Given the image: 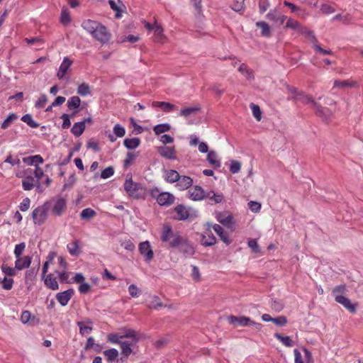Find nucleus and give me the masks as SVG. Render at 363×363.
I'll list each match as a JSON object with an SVG mask.
<instances>
[{
	"mask_svg": "<svg viewBox=\"0 0 363 363\" xmlns=\"http://www.w3.org/2000/svg\"><path fill=\"white\" fill-rule=\"evenodd\" d=\"M82 27L88 32L94 39L103 45L108 43L111 39L112 35L107 28L98 21L91 19L84 20L82 23Z\"/></svg>",
	"mask_w": 363,
	"mask_h": 363,
	"instance_id": "1",
	"label": "nucleus"
},
{
	"mask_svg": "<svg viewBox=\"0 0 363 363\" xmlns=\"http://www.w3.org/2000/svg\"><path fill=\"white\" fill-rule=\"evenodd\" d=\"M124 189L127 194L135 199H143L145 194V189L140 183L133 181L131 174H128L125 177V181L123 184Z\"/></svg>",
	"mask_w": 363,
	"mask_h": 363,
	"instance_id": "2",
	"label": "nucleus"
},
{
	"mask_svg": "<svg viewBox=\"0 0 363 363\" xmlns=\"http://www.w3.org/2000/svg\"><path fill=\"white\" fill-rule=\"evenodd\" d=\"M33 169H26L23 171V174L18 173L16 174L17 177H23L22 180V187L25 191H30L34 187L36 188V190L39 193H42L44 191L45 188L40 184V182L36 181L34 177H33Z\"/></svg>",
	"mask_w": 363,
	"mask_h": 363,
	"instance_id": "3",
	"label": "nucleus"
},
{
	"mask_svg": "<svg viewBox=\"0 0 363 363\" xmlns=\"http://www.w3.org/2000/svg\"><path fill=\"white\" fill-rule=\"evenodd\" d=\"M184 238L179 232L173 231L172 227L169 225H164L161 233L160 239L163 242H167L169 246L172 248L179 247L182 240Z\"/></svg>",
	"mask_w": 363,
	"mask_h": 363,
	"instance_id": "4",
	"label": "nucleus"
},
{
	"mask_svg": "<svg viewBox=\"0 0 363 363\" xmlns=\"http://www.w3.org/2000/svg\"><path fill=\"white\" fill-rule=\"evenodd\" d=\"M150 194L161 206H169L174 203L175 196L167 191L160 192L157 188L150 190Z\"/></svg>",
	"mask_w": 363,
	"mask_h": 363,
	"instance_id": "5",
	"label": "nucleus"
},
{
	"mask_svg": "<svg viewBox=\"0 0 363 363\" xmlns=\"http://www.w3.org/2000/svg\"><path fill=\"white\" fill-rule=\"evenodd\" d=\"M136 333L135 330L132 329H124L123 332L121 330L119 333H110L107 335V340L111 343L119 344L121 345V339L124 337H135Z\"/></svg>",
	"mask_w": 363,
	"mask_h": 363,
	"instance_id": "6",
	"label": "nucleus"
},
{
	"mask_svg": "<svg viewBox=\"0 0 363 363\" xmlns=\"http://www.w3.org/2000/svg\"><path fill=\"white\" fill-rule=\"evenodd\" d=\"M288 91L291 94V97L303 104H311L313 106H316V102L313 98L308 95L305 94L303 92L298 91L296 88L292 86H288Z\"/></svg>",
	"mask_w": 363,
	"mask_h": 363,
	"instance_id": "7",
	"label": "nucleus"
},
{
	"mask_svg": "<svg viewBox=\"0 0 363 363\" xmlns=\"http://www.w3.org/2000/svg\"><path fill=\"white\" fill-rule=\"evenodd\" d=\"M48 207L44 204L35 208L32 212V218L35 225H42L48 218Z\"/></svg>",
	"mask_w": 363,
	"mask_h": 363,
	"instance_id": "8",
	"label": "nucleus"
},
{
	"mask_svg": "<svg viewBox=\"0 0 363 363\" xmlns=\"http://www.w3.org/2000/svg\"><path fill=\"white\" fill-rule=\"evenodd\" d=\"M286 27L289 28H291L293 30H297L301 31L303 34H305V35L308 38V40L311 42H315L316 41V38H315L313 32L311 31V30H306V29H303L301 27V26L299 23V22H298L297 21H296L294 19H292L291 18H289L287 22H286Z\"/></svg>",
	"mask_w": 363,
	"mask_h": 363,
	"instance_id": "9",
	"label": "nucleus"
},
{
	"mask_svg": "<svg viewBox=\"0 0 363 363\" xmlns=\"http://www.w3.org/2000/svg\"><path fill=\"white\" fill-rule=\"evenodd\" d=\"M228 320L230 323L240 326L255 325L257 329H260L262 327L261 323H255L250 318L245 316L237 317L231 315Z\"/></svg>",
	"mask_w": 363,
	"mask_h": 363,
	"instance_id": "10",
	"label": "nucleus"
},
{
	"mask_svg": "<svg viewBox=\"0 0 363 363\" xmlns=\"http://www.w3.org/2000/svg\"><path fill=\"white\" fill-rule=\"evenodd\" d=\"M216 218L223 225L228 228L233 229L235 220L233 214L229 211H223L216 213Z\"/></svg>",
	"mask_w": 363,
	"mask_h": 363,
	"instance_id": "11",
	"label": "nucleus"
},
{
	"mask_svg": "<svg viewBox=\"0 0 363 363\" xmlns=\"http://www.w3.org/2000/svg\"><path fill=\"white\" fill-rule=\"evenodd\" d=\"M304 352V357H303L301 352L295 349L294 353V362L295 363H313V358L312 353L306 347L302 348Z\"/></svg>",
	"mask_w": 363,
	"mask_h": 363,
	"instance_id": "12",
	"label": "nucleus"
},
{
	"mask_svg": "<svg viewBox=\"0 0 363 363\" xmlns=\"http://www.w3.org/2000/svg\"><path fill=\"white\" fill-rule=\"evenodd\" d=\"M138 250L146 262H150L153 259L154 253L148 241L140 242Z\"/></svg>",
	"mask_w": 363,
	"mask_h": 363,
	"instance_id": "13",
	"label": "nucleus"
},
{
	"mask_svg": "<svg viewBox=\"0 0 363 363\" xmlns=\"http://www.w3.org/2000/svg\"><path fill=\"white\" fill-rule=\"evenodd\" d=\"M179 250L181 253L184 254L186 257H190L194 255L195 249L191 243L185 238L182 240L181 243L179 245Z\"/></svg>",
	"mask_w": 363,
	"mask_h": 363,
	"instance_id": "14",
	"label": "nucleus"
},
{
	"mask_svg": "<svg viewBox=\"0 0 363 363\" xmlns=\"http://www.w3.org/2000/svg\"><path fill=\"white\" fill-rule=\"evenodd\" d=\"M174 215L173 216L174 220H185L189 217V211L187 208L182 204H179L174 208Z\"/></svg>",
	"mask_w": 363,
	"mask_h": 363,
	"instance_id": "15",
	"label": "nucleus"
},
{
	"mask_svg": "<svg viewBox=\"0 0 363 363\" xmlns=\"http://www.w3.org/2000/svg\"><path fill=\"white\" fill-rule=\"evenodd\" d=\"M74 294L73 289H69L56 294V299L62 306H65Z\"/></svg>",
	"mask_w": 363,
	"mask_h": 363,
	"instance_id": "16",
	"label": "nucleus"
},
{
	"mask_svg": "<svg viewBox=\"0 0 363 363\" xmlns=\"http://www.w3.org/2000/svg\"><path fill=\"white\" fill-rule=\"evenodd\" d=\"M208 228L203 233L201 240L203 246H212L216 242V238L211 232V225L209 224H208Z\"/></svg>",
	"mask_w": 363,
	"mask_h": 363,
	"instance_id": "17",
	"label": "nucleus"
},
{
	"mask_svg": "<svg viewBox=\"0 0 363 363\" xmlns=\"http://www.w3.org/2000/svg\"><path fill=\"white\" fill-rule=\"evenodd\" d=\"M189 197L193 201H201L206 198L204 190L199 186H195L189 190Z\"/></svg>",
	"mask_w": 363,
	"mask_h": 363,
	"instance_id": "18",
	"label": "nucleus"
},
{
	"mask_svg": "<svg viewBox=\"0 0 363 363\" xmlns=\"http://www.w3.org/2000/svg\"><path fill=\"white\" fill-rule=\"evenodd\" d=\"M335 301L342 305L350 313H354L356 312V306L350 301L349 298L344 296H336Z\"/></svg>",
	"mask_w": 363,
	"mask_h": 363,
	"instance_id": "19",
	"label": "nucleus"
},
{
	"mask_svg": "<svg viewBox=\"0 0 363 363\" xmlns=\"http://www.w3.org/2000/svg\"><path fill=\"white\" fill-rule=\"evenodd\" d=\"M152 106L154 108H160L165 113H170L178 110V107L173 104L165 101H153Z\"/></svg>",
	"mask_w": 363,
	"mask_h": 363,
	"instance_id": "20",
	"label": "nucleus"
},
{
	"mask_svg": "<svg viewBox=\"0 0 363 363\" xmlns=\"http://www.w3.org/2000/svg\"><path fill=\"white\" fill-rule=\"evenodd\" d=\"M72 62V60H71L68 57H64L57 74L59 79H62L64 78Z\"/></svg>",
	"mask_w": 363,
	"mask_h": 363,
	"instance_id": "21",
	"label": "nucleus"
},
{
	"mask_svg": "<svg viewBox=\"0 0 363 363\" xmlns=\"http://www.w3.org/2000/svg\"><path fill=\"white\" fill-rule=\"evenodd\" d=\"M45 286L53 291L59 289V284L57 281V277L52 273L47 274L44 278Z\"/></svg>",
	"mask_w": 363,
	"mask_h": 363,
	"instance_id": "22",
	"label": "nucleus"
},
{
	"mask_svg": "<svg viewBox=\"0 0 363 363\" xmlns=\"http://www.w3.org/2000/svg\"><path fill=\"white\" fill-rule=\"evenodd\" d=\"M67 208V201L63 198H59L55 201L52 212L55 216H61Z\"/></svg>",
	"mask_w": 363,
	"mask_h": 363,
	"instance_id": "23",
	"label": "nucleus"
},
{
	"mask_svg": "<svg viewBox=\"0 0 363 363\" xmlns=\"http://www.w3.org/2000/svg\"><path fill=\"white\" fill-rule=\"evenodd\" d=\"M15 268L18 270H22L28 268L31 264V257L30 256H23L16 258Z\"/></svg>",
	"mask_w": 363,
	"mask_h": 363,
	"instance_id": "24",
	"label": "nucleus"
},
{
	"mask_svg": "<svg viewBox=\"0 0 363 363\" xmlns=\"http://www.w3.org/2000/svg\"><path fill=\"white\" fill-rule=\"evenodd\" d=\"M158 152L162 157L169 160H174L176 158V151L174 147H158Z\"/></svg>",
	"mask_w": 363,
	"mask_h": 363,
	"instance_id": "25",
	"label": "nucleus"
},
{
	"mask_svg": "<svg viewBox=\"0 0 363 363\" xmlns=\"http://www.w3.org/2000/svg\"><path fill=\"white\" fill-rule=\"evenodd\" d=\"M176 186L180 191H184L189 188L193 183V180L188 176H180L179 179L177 181Z\"/></svg>",
	"mask_w": 363,
	"mask_h": 363,
	"instance_id": "26",
	"label": "nucleus"
},
{
	"mask_svg": "<svg viewBox=\"0 0 363 363\" xmlns=\"http://www.w3.org/2000/svg\"><path fill=\"white\" fill-rule=\"evenodd\" d=\"M92 322L90 320L77 322L79 328V333L82 335H87L92 331Z\"/></svg>",
	"mask_w": 363,
	"mask_h": 363,
	"instance_id": "27",
	"label": "nucleus"
},
{
	"mask_svg": "<svg viewBox=\"0 0 363 363\" xmlns=\"http://www.w3.org/2000/svg\"><path fill=\"white\" fill-rule=\"evenodd\" d=\"M212 228L224 243L226 245L230 244L231 240L229 239L228 233L224 231L220 225L214 224L212 225Z\"/></svg>",
	"mask_w": 363,
	"mask_h": 363,
	"instance_id": "28",
	"label": "nucleus"
},
{
	"mask_svg": "<svg viewBox=\"0 0 363 363\" xmlns=\"http://www.w3.org/2000/svg\"><path fill=\"white\" fill-rule=\"evenodd\" d=\"M314 108L316 110V114L321 117L323 120L328 121L330 119L332 112L328 108L323 107L318 104H316Z\"/></svg>",
	"mask_w": 363,
	"mask_h": 363,
	"instance_id": "29",
	"label": "nucleus"
},
{
	"mask_svg": "<svg viewBox=\"0 0 363 363\" xmlns=\"http://www.w3.org/2000/svg\"><path fill=\"white\" fill-rule=\"evenodd\" d=\"M153 30H154L153 40L157 43H162L165 38V36L163 34L164 30H163L162 27L155 22Z\"/></svg>",
	"mask_w": 363,
	"mask_h": 363,
	"instance_id": "30",
	"label": "nucleus"
},
{
	"mask_svg": "<svg viewBox=\"0 0 363 363\" xmlns=\"http://www.w3.org/2000/svg\"><path fill=\"white\" fill-rule=\"evenodd\" d=\"M80 241L78 240H75L73 242L67 244V248L69 253L72 256H78L81 253L80 249Z\"/></svg>",
	"mask_w": 363,
	"mask_h": 363,
	"instance_id": "31",
	"label": "nucleus"
},
{
	"mask_svg": "<svg viewBox=\"0 0 363 363\" xmlns=\"http://www.w3.org/2000/svg\"><path fill=\"white\" fill-rule=\"evenodd\" d=\"M267 17L270 21L279 22L280 25L283 24L287 18L284 15H280L277 10L269 11Z\"/></svg>",
	"mask_w": 363,
	"mask_h": 363,
	"instance_id": "32",
	"label": "nucleus"
},
{
	"mask_svg": "<svg viewBox=\"0 0 363 363\" xmlns=\"http://www.w3.org/2000/svg\"><path fill=\"white\" fill-rule=\"evenodd\" d=\"M85 128H86L85 121H80V122L75 123L71 129V133L75 137H79L84 133Z\"/></svg>",
	"mask_w": 363,
	"mask_h": 363,
	"instance_id": "33",
	"label": "nucleus"
},
{
	"mask_svg": "<svg viewBox=\"0 0 363 363\" xmlns=\"http://www.w3.org/2000/svg\"><path fill=\"white\" fill-rule=\"evenodd\" d=\"M164 173V180L168 183L172 184L179 179V174L176 170H166Z\"/></svg>",
	"mask_w": 363,
	"mask_h": 363,
	"instance_id": "34",
	"label": "nucleus"
},
{
	"mask_svg": "<svg viewBox=\"0 0 363 363\" xmlns=\"http://www.w3.org/2000/svg\"><path fill=\"white\" fill-rule=\"evenodd\" d=\"M166 306L163 305L160 298L157 296H153L150 298V300L148 301L147 307L151 309L158 310L160 308L165 307Z\"/></svg>",
	"mask_w": 363,
	"mask_h": 363,
	"instance_id": "35",
	"label": "nucleus"
},
{
	"mask_svg": "<svg viewBox=\"0 0 363 363\" xmlns=\"http://www.w3.org/2000/svg\"><path fill=\"white\" fill-rule=\"evenodd\" d=\"M56 256V254L53 252H50L47 257H46V262L43 264V269H42V278H44L47 274V272L48 271L49 265L50 264H52V262Z\"/></svg>",
	"mask_w": 363,
	"mask_h": 363,
	"instance_id": "36",
	"label": "nucleus"
},
{
	"mask_svg": "<svg viewBox=\"0 0 363 363\" xmlns=\"http://www.w3.org/2000/svg\"><path fill=\"white\" fill-rule=\"evenodd\" d=\"M140 144V140L138 138H125L123 141L124 146L128 150L137 148Z\"/></svg>",
	"mask_w": 363,
	"mask_h": 363,
	"instance_id": "37",
	"label": "nucleus"
},
{
	"mask_svg": "<svg viewBox=\"0 0 363 363\" xmlns=\"http://www.w3.org/2000/svg\"><path fill=\"white\" fill-rule=\"evenodd\" d=\"M207 160L215 168L220 167V162L218 159V155L213 150L208 152L207 155Z\"/></svg>",
	"mask_w": 363,
	"mask_h": 363,
	"instance_id": "38",
	"label": "nucleus"
},
{
	"mask_svg": "<svg viewBox=\"0 0 363 363\" xmlns=\"http://www.w3.org/2000/svg\"><path fill=\"white\" fill-rule=\"evenodd\" d=\"M81 102L82 101L79 96H73L68 99L67 106L69 110H74L80 106Z\"/></svg>",
	"mask_w": 363,
	"mask_h": 363,
	"instance_id": "39",
	"label": "nucleus"
},
{
	"mask_svg": "<svg viewBox=\"0 0 363 363\" xmlns=\"http://www.w3.org/2000/svg\"><path fill=\"white\" fill-rule=\"evenodd\" d=\"M274 336L286 347H290L294 345V341L289 336H283L279 333H274Z\"/></svg>",
	"mask_w": 363,
	"mask_h": 363,
	"instance_id": "40",
	"label": "nucleus"
},
{
	"mask_svg": "<svg viewBox=\"0 0 363 363\" xmlns=\"http://www.w3.org/2000/svg\"><path fill=\"white\" fill-rule=\"evenodd\" d=\"M77 92L82 96H86L91 94V87L88 84L85 82L82 83L77 87Z\"/></svg>",
	"mask_w": 363,
	"mask_h": 363,
	"instance_id": "41",
	"label": "nucleus"
},
{
	"mask_svg": "<svg viewBox=\"0 0 363 363\" xmlns=\"http://www.w3.org/2000/svg\"><path fill=\"white\" fill-rule=\"evenodd\" d=\"M171 128V126L168 123L158 124L153 127V131L155 135H159L162 133L168 132Z\"/></svg>",
	"mask_w": 363,
	"mask_h": 363,
	"instance_id": "42",
	"label": "nucleus"
},
{
	"mask_svg": "<svg viewBox=\"0 0 363 363\" xmlns=\"http://www.w3.org/2000/svg\"><path fill=\"white\" fill-rule=\"evenodd\" d=\"M256 26L261 29V34L262 36L269 37L271 35L269 26L266 22H257Z\"/></svg>",
	"mask_w": 363,
	"mask_h": 363,
	"instance_id": "43",
	"label": "nucleus"
},
{
	"mask_svg": "<svg viewBox=\"0 0 363 363\" xmlns=\"http://www.w3.org/2000/svg\"><path fill=\"white\" fill-rule=\"evenodd\" d=\"M55 273L57 274L61 283H70L69 280L70 273L67 272V269L56 270Z\"/></svg>",
	"mask_w": 363,
	"mask_h": 363,
	"instance_id": "44",
	"label": "nucleus"
},
{
	"mask_svg": "<svg viewBox=\"0 0 363 363\" xmlns=\"http://www.w3.org/2000/svg\"><path fill=\"white\" fill-rule=\"evenodd\" d=\"M138 156V152H129L126 155V157L124 160L123 166L125 169H127L128 167H130L131 164H133L135 160Z\"/></svg>",
	"mask_w": 363,
	"mask_h": 363,
	"instance_id": "45",
	"label": "nucleus"
},
{
	"mask_svg": "<svg viewBox=\"0 0 363 363\" xmlns=\"http://www.w3.org/2000/svg\"><path fill=\"white\" fill-rule=\"evenodd\" d=\"M206 198L209 199V200L213 201L215 203H218L223 201V196L222 194H216L211 191L206 194Z\"/></svg>",
	"mask_w": 363,
	"mask_h": 363,
	"instance_id": "46",
	"label": "nucleus"
},
{
	"mask_svg": "<svg viewBox=\"0 0 363 363\" xmlns=\"http://www.w3.org/2000/svg\"><path fill=\"white\" fill-rule=\"evenodd\" d=\"M104 355L107 361L111 362L118 356V352L116 349H109L104 352Z\"/></svg>",
	"mask_w": 363,
	"mask_h": 363,
	"instance_id": "47",
	"label": "nucleus"
},
{
	"mask_svg": "<svg viewBox=\"0 0 363 363\" xmlns=\"http://www.w3.org/2000/svg\"><path fill=\"white\" fill-rule=\"evenodd\" d=\"M71 21L70 13L67 8H63L60 15V22L64 25H68Z\"/></svg>",
	"mask_w": 363,
	"mask_h": 363,
	"instance_id": "48",
	"label": "nucleus"
},
{
	"mask_svg": "<svg viewBox=\"0 0 363 363\" xmlns=\"http://www.w3.org/2000/svg\"><path fill=\"white\" fill-rule=\"evenodd\" d=\"M21 121L26 123L30 128H37L39 127V124L33 119V117L30 114H26L23 116Z\"/></svg>",
	"mask_w": 363,
	"mask_h": 363,
	"instance_id": "49",
	"label": "nucleus"
},
{
	"mask_svg": "<svg viewBox=\"0 0 363 363\" xmlns=\"http://www.w3.org/2000/svg\"><path fill=\"white\" fill-rule=\"evenodd\" d=\"M238 70L242 74L245 75L247 79H254V75H253L252 72L250 70V69L248 68V67L246 64L242 63L240 65Z\"/></svg>",
	"mask_w": 363,
	"mask_h": 363,
	"instance_id": "50",
	"label": "nucleus"
},
{
	"mask_svg": "<svg viewBox=\"0 0 363 363\" xmlns=\"http://www.w3.org/2000/svg\"><path fill=\"white\" fill-rule=\"evenodd\" d=\"M357 85V83L355 82H353V81H339V80H335L334 82V87H336V88H340V89H342V88H344V87H346V86H349V87H353V86H355Z\"/></svg>",
	"mask_w": 363,
	"mask_h": 363,
	"instance_id": "51",
	"label": "nucleus"
},
{
	"mask_svg": "<svg viewBox=\"0 0 363 363\" xmlns=\"http://www.w3.org/2000/svg\"><path fill=\"white\" fill-rule=\"evenodd\" d=\"M96 215L95 211L90 208H86L82 210L80 213V216L82 219L87 220L94 218Z\"/></svg>",
	"mask_w": 363,
	"mask_h": 363,
	"instance_id": "52",
	"label": "nucleus"
},
{
	"mask_svg": "<svg viewBox=\"0 0 363 363\" xmlns=\"http://www.w3.org/2000/svg\"><path fill=\"white\" fill-rule=\"evenodd\" d=\"M18 118V116L16 113H11L9 116L4 120L2 123L1 128L4 130L8 128L11 123L15 121Z\"/></svg>",
	"mask_w": 363,
	"mask_h": 363,
	"instance_id": "53",
	"label": "nucleus"
},
{
	"mask_svg": "<svg viewBox=\"0 0 363 363\" xmlns=\"http://www.w3.org/2000/svg\"><path fill=\"white\" fill-rule=\"evenodd\" d=\"M120 345L122 350V354L125 357H128L133 352L131 348V343L128 341H123Z\"/></svg>",
	"mask_w": 363,
	"mask_h": 363,
	"instance_id": "54",
	"label": "nucleus"
},
{
	"mask_svg": "<svg viewBox=\"0 0 363 363\" xmlns=\"http://www.w3.org/2000/svg\"><path fill=\"white\" fill-rule=\"evenodd\" d=\"M199 110V108H197V107H186V108H182L180 111L179 116H184V117H188V116L192 115L193 113L197 112Z\"/></svg>",
	"mask_w": 363,
	"mask_h": 363,
	"instance_id": "55",
	"label": "nucleus"
},
{
	"mask_svg": "<svg viewBox=\"0 0 363 363\" xmlns=\"http://www.w3.org/2000/svg\"><path fill=\"white\" fill-rule=\"evenodd\" d=\"M13 279L12 278L4 277L1 281V287L5 290H11L13 287Z\"/></svg>",
	"mask_w": 363,
	"mask_h": 363,
	"instance_id": "56",
	"label": "nucleus"
},
{
	"mask_svg": "<svg viewBox=\"0 0 363 363\" xmlns=\"http://www.w3.org/2000/svg\"><path fill=\"white\" fill-rule=\"evenodd\" d=\"M25 249H26V243L25 242H21L18 245H16L15 249L13 251L15 257L18 258V257H21Z\"/></svg>",
	"mask_w": 363,
	"mask_h": 363,
	"instance_id": "57",
	"label": "nucleus"
},
{
	"mask_svg": "<svg viewBox=\"0 0 363 363\" xmlns=\"http://www.w3.org/2000/svg\"><path fill=\"white\" fill-rule=\"evenodd\" d=\"M250 108L254 117L257 119V121H259L262 118V112L259 106L256 104H251Z\"/></svg>",
	"mask_w": 363,
	"mask_h": 363,
	"instance_id": "58",
	"label": "nucleus"
},
{
	"mask_svg": "<svg viewBox=\"0 0 363 363\" xmlns=\"http://www.w3.org/2000/svg\"><path fill=\"white\" fill-rule=\"evenodd\" d=\"M346 291V285L340 284L334 287L332 291V294L334 297L336 296H342L341 294H344Z\"/></svg>",
	"mask_w": 363,
	"mask_h": 363,
	"instance_id": "59",
	"label": "nucleus"
},
{
	"mask_svg": "<svg viewBox=\"0 0 363 363\" xmlns=\"http://www.w3.org/2000/svg\"><path fill=\"white\" fill-rule=\"evenodd\" d=\"M1 269L6 275L9 277H13L16 275V268L11 267L7 264H2Z\"/></svg>",
	"mask_w": 363,
	"mask_h": 363,
	"instance_id": "60",
	"label": "nucleus"
},
{
	"mask_svg": "<svg viewBox=\"0 0 363 363\" xmlns=\"http://www.w3.org/2000/svg\"><path fill=\"white\" fill-rule=\"evenodd\" d=\"M241 169V163L237 160H232L230 165V171L232 174L238 173Z\"/></svg>",
	"mask_w": 363,
	"mask_h": 363,
	"instance_id": "61",
	"label": "nucleus"
},
{
	"mask_svg": "<svg viewBox=\"0 0 363 363\" xmlns=\"http://www.w3.org/2000/svg\"><path fill=\"white\" fill-rule=\"evenodd\" d=\"M33 174L35 175L36 181H39L45 176L43 169L38 165H35V169L33 170Z\"/></svg>",
	"mask_w": 363,
	"mask_h": 363,
	"instance_id": "62",
	"label": "nucleus"
},
{
	"mask_svg": "<svg viewBox=\"0 0 363 363\" xmlns=\"http://www.w3.org/2000/svg\"><path fill=\"white\" fill-rule=\"evenodd\" d=\"M113 133L117 137L122 138L125 134V130L121 125L116 124L113 127Z\"/></svg>",
	"mask_w": 363,
	"mask_h": 363,
	"instance_id": "63",
	"label": "nucleus"
},
{
	"mask_svg": "<svg viewBox=\"0 0 363 363\" xmlns=\"http://www.w3.org/2000/svg\"><path fill=\"white\" fill-rule=\"evenodd\" d=\"M128 292L130 295L133 298H137L140 294V290L135 284H130L128 287Z\"/></svg>",
	"mask_w": 363,
	"mask_h": 363,
	"instance_id": "64",
	"label": "nucleus"
}]
</instances>
